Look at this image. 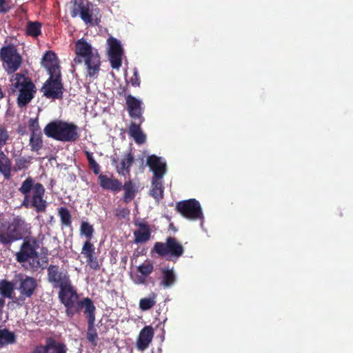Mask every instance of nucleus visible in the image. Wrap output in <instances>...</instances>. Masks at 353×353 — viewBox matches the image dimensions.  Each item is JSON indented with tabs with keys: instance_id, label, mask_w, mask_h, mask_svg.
<instances>
[{
	"instance_id": "obj_27",
	"label": "nucleus",
	"mask_w": 353,
	"mask_h": 353,
	"mask_svg": "<svg viewBox=\"0 0 353 353\" xmlns=\"http://www.w3.org/2000/svg\"><path fill=\"white\" fill-rule=\"evenodd\" d=\"M14 284L6 279L0 280V295L3 297H6L12 299L10 303H13V299L17 298L15 296L14 293Z\"/></svg>"
},
{
	"instance_id": "obj_15",
	"label": "nucleus",
	"mask_w": 353,
	"mask_h": 353,
	"mask_svg": "<svg viewBox=\"0 0 353 353\" xmlns=\"http://www.w3.org/2000/svg\"><path fill=\"white\" fill-rule=\"evenodd\" d=\"M109 46L108 59L111 67L114 69H119L121 66L123 48L120 41L114 37L108 39Z\"/></svg>"
},
{
	"instance_id": "obj_34",
	"label": "nucleus",
	"mask_w": 353,
	"mask_h": 353,
	"mask_svg": "<svg viewBox=\"0 0 353 353\" xmlns=\"http://www.w3.org/2000/svg\"><path fill=\"white\" fill-rule=\"evenodd\" d=\"M26 34L36 38L41 34V23L39 21H28L26 27Z\"/></svg>"
},
{
	"instance_id": "obj_26",
	"label": "nucleus",
	"mask_w": 353,
	"mask_h": 353,
	"mask_svg": "<svg viewBox=\"0 0 353 353\" xmlns=\"http://www.w3.org/2000/svg\"><path fill=\"white\" fill-rule=\"evenodd\" d=\"M161 280L160 286L163 288H169L172 286L176 281V276L173 269L163 268L161 270Z\"/></svg>"
},
{
	"instance_id": "obj_7",
	"label": "nucleus",
	"mask_w": 353,
	"mask_h": 353,
	"mask_svg": "<svg viewBox=\"0 0 353 353\" xmlns=\"http://www.w3.org/2000/svg\"><path fill=\"white\" fill-rule=\"evenodd\" d=\"M14 80L13 85L19 91L17 99V105L19 108H23L34 97L37 88L31 79L22 73L15 74Z\"/></svg>"
},
{
	"instance_id": "obj_13",
	"label": "nucleus",
	"mask_w": 353,
	"mask_h": 353,
	"mask_svg": "<svg viewBox=\"0 0 353 353\" xmlns=\"http://www.w3.org/2000/svg\"><path fill=\"white\" fill-rule=\"evenodd\" d=\"M63 90L61 74L50 76L41 88L43 95L52 99H61Z\"/></svg>"
},
{
	"instance_id": "obj_14",
	"label": "nucleus",
	"mask_w": 353,
	"mask_h": 353,
	"mask_svg": "<svg viewBox=\"0 0 353 353\" xmlns=\"http://www.w3.org/2000/svg\"><path fill=\"white\" fill-rule=\"evenodd\" d=\"M78 11L80 12L81 19L85 23L91 26H98L101 21V14L99 9L90 10L88 5L81 3L79 5V9L74 8L71 12L72 17H77Z\"/></svg>"
},
{
	"instance_id": "obj_41",
	"label": "nucleus",
	"mask_w": 353,
	"mask_h": 353,
	"mask_svg": "<svg viewBox=\"0 0 353 353\" xmlns=\"http://www.w3.org/2000/svg\"><path fill=\"white\" fill-rule=\"evenodd\" d=\"M28 127L31 134L41 133V128L38 119L30 118L28 121Z\"/></svg>"
},
{
	"instance_id": "obj_36",
	"label": "nucleus",
	"mask_w": 353,
	"mask_h": 353,
	"mask_svg": "<svg viewBox=\"0 0 353 353\" xmlns=\"http://www.w3.org/2000/svg\"><path fill=\"white\" fill-rule=\"evenodd\" d=\"M43 145L42 139V133H34L31 134L30 137V146L31 150L34 152H38L40 150Z\"/></svg>"
},
{
	"instance_id": "obj_6",
	"label": "nucleus",
	"mask_w": 353,
	"mask_h": 353,
	"mask_svg": "<svg viewBox=\"0 0 353 353\" xmlns=\"http://www.w3.org/2000/svg\"><path fill=\"white\" fill-rule=\"evenodd\" d=\"M23 242L20 245L19 250L15 254L16 261L22 264L29 262V267L32 269L37 268L39 265V261H37L35 265L34 261L38 259L37 250L40 247L39 239L30 236L26 235L23 239Z\"/></svg>"
},
{
	"instance_id": "obj_20",
	"label": "nucleus",
	"mask_w": 353,
	"mask_h": 353,
	"mask_svg": "<svg viewBox=\"0 0 353 353\" xmlns=\"http://www.w3.org/2000/svg\"><path fill=\"white\" fill-rule=\"evenodd\" d=\"M147 165L153 172L152 179H163L166 173V163L162 161L161 158L154 154L147 158Z\"/></svg>"
},
{
	"instance_id": "obj_5",
	"label": "nucleus",
	"mask_w": 353,
	"mask_h": 353,
	"mask_svg": "<svg viewBox=\"0 0 353 353\" xmlns=\"http://www.w3.org/2000/svg\"><path fill=\"white\" fill-rule=\"evenodd\" d=\"M79 128L72 123L56 120L48 123L43 129L50 138L63 142H74L79 138Z\"/></svg>"
},
{
	"instance_id": "obj_46",
	"label": "nucleus",
	"mask_w": 353,
	"mask_h": 353,
	"mask_svg": "<svg viewBox=\"0 0 353 353\" xmlns=\"http://www.w3.org/2000/svg\"><path fill=\"white\" fill-rule=\"evenodd\" d=\"M10 8L6 0H0V13H7Z\"/></svg>"
},
{
	"instance_id": "obj_12",
	"label": "nucleus",
	"mask_w": 353,
	"mask_h": 353,
	"mask_svg": "<svg viewBox=\"0 0 353 353\" xmlns=\"http://www.w3.org/2000/svg\"><path fill=\"white\" fill-rule=\"evenodd\" d=\"M47 280L53 288L59 289L72 283L66 270L61 268L58 265L52 264L47 268Z\"/></svg>"
},
{
	"instance_id": "obj_42",
	"label": "nucleus",
	"mask_w": 353,
	"mask_h": 353,
	"mask_svg": "<svg viewBox=\"0 0 353 353\" xmlns=\"http://www.w3.org/2000/svg\"><path fill=\"white\" fill-rule=\"evenodd\" d=\"M9 139L10 135L8 130L4 127L0 126V150H2V148L7 144Z\"/></svg>"
},
{
	"instance_id": "obj_16",
	"label": "nucleus",
	"mask_w": 353,
	"mask_h": 353,
	"mask_svg": "<svg viewBox=\"0 0 353 353\" xmlns=\"http://www.w3.org/2000/svg\"><path fill=\"white\" fill-rule=\"evenodd\" d=\"M66 345L52 337H47L43 345H37L33 353H67Z\"/></svg>"
},
{
	"instance_id": "obj_4",
	"label": "nucleus",
	"mask_w": 353,
	"mask_h": 353,
	"mask_svg": "<svg viewBox=\"0 0 353 353\" xmlns=\"http://www.w3.org/2000/svg\"><path fill=\"white\" fill-rule=\"evenodd\" d=\"M31 234V227L20 216H14L8 224L0 226V243L7 248L17 241L21 240L26 235Z\"/></svg>"
},
{
	"instance_id": "obj_51",
	"label": "nucleus",
	"mask_w": 353,
	"mask_h": 353,
	"mask_svg": "<svg viewBox=\"0 0 353 353\" xmlns=\"http://www.w3.org/2000/svg\"><path fill=\"white\" fill-rule=\"evenodd\" d=\"M112 162H113V163H117V159H113V160H112Z\"/></svg>"
},
{
	"instance_id": "obj_18",
	"label": "nucleus",
	"mask_w": 353,
	"mask_h": 353,
	"mask_svg": "<svg viewBox=\"0 0 353 353\" xmlns=\"http://www.w3.org/2000/svg\"><path fill=\"white\" fill-rule=\"evenodd\" d=\"M41 63V65L48 71L50 76L61 74L59 61L53 51H47L43 55Z\"/></svg>"
},
{
	"instance_id": "obj_23",
	"label": "nucleus",
	"mask_w": 353,
	"mask_h": 353,
	"mask_svg": "<svg viewBox=\"0 0 353 353\" xmlns=\"http://www.w3.org/2000/svg\"><path fill=\"white\" fill-rule=\"evenodd\" d=\"M98 183L100 187L105 190L117 193L122 190V183L119 179L105 174H101L98 176Z\"/></svg>"
},
{
	"instance_id": "obj_45",
	"label": "nucleus",
	"mask_w": 353,
	"mask_h": 353,
	"mask_svg": "<svg viewBox=\"0 0 353 353\" xmlns=\"http://www.w3.org/2000/svg\"><path fill=\"white\" fill-rule=\"evenodd\" d=\"M134 283L137 285H146L147 283V277L140 274L137 275L133 279Z\"/></svg>"
},
{
	"instance_id": "obj_8",
	"label": "nucleus",
	"mask_w": 353,
	"mask_h": 353,
	"mask_svg": "<svg viewBox=\"0 0 353 353\" xmlns=\"http://www.w3.org/2000/svg\"><path fill=\"white\" fill-rule=\"evenodd\" d=\"M153 251L161 257H166L169 261H174L184 253L182 244L174 237L168 236L165 243L156 242Z\"/></svg>"
},
{
	"instance_id": "obj_28",
	"label": "nucleus",
	"mask_w": 353,
	"mask_h": 353,
	"mask_svg": "<svg viewBox=\"0 0 353 353\" xmlns=\"http://www.w3.org/2000/svg\"><path fill=\"white\" fill-rule=\"evenodd\" d=\"M12 162L8 157L0 150V173L4 178L9 180L12 176Z\"/></svg>"
},
{
	"instance_id": "obj_1",
	"label": "nucleus",
	"mask_w": 353,
	"mask_h": 353,
	"mask_svg": "<svg viewBox=\"0 0 353 353\" xmlns=\"http://www.w3.org/2000/svg\"><path fill=\"white\" fill-rule=\"evenodd\" d=\"M23 196L21 206L34 209L37 213L46 211L48 203L45 199L46 190L42 183L36 182L32 176H28L22 181L18 189Z\"/></svg>"
},
{
	"instance_id": "obj_25",
	"label": "nucleus",
	"mask_w": 353,
	"mask_h": 353,
	"mask_svg": "<svg viewBox=\"0 0 353 353\" xmlns=\"http://www.w3.org/2000/svg\"><path fill=\"white\" fill-rule=\"evenodd\" d=\"M139 230L134 232V243H142L147 242L151 236L150 226L145 223L139 224Z\"/></svg>"
},
{
	"instance_id": "obj_39",
	"label": "nucleus",
	"mask_w": 353,
	"mask_h": 353,
	"mask_svg": "<svg viewBox=\"0 0 353 353\" xmlns=\"http://www.w3.org/2000/svg\"><path fill=\"white\" fill-rule=\"evenodd\" d=\"M85 154L88 159L90 169L92 170L94 174H99L101 171V168L94 160L92 153L89 151H85Z\"/></svg>"
},
{
	"instance_id": "obj_19",
	"label": "nucleus",
	"mask_w": 353,
	"mask_h": 353,
	"mask_svg": "<svg viewBox=\"0 0 353 353\" xmlns=\"http://www.w3.org/2000/svg\"><path fill=\"white\" fill-rule=\"evenodd\" d=\"M81 254L86 259V263L92 270H99L100 263L96 255L95 247L90 241L83 243Z\"/></svg>"
},
{
	"instance_id": "obj_44",
	"label": "nucleus",
	"mask_w": 353,
	"mask_h": 353,
	"mask_svg": "<svg viewBox=\"0 0 353 353\" xmlns=\"http://www.w3.org/2000/svg\"><path fill=\"white\" fill-rule=\"evenodd\" d=\"M130 214L128 208H117L116 210L115 216L119 219H124Z\"/></svg>"
},
{
	"instance_id": "obj_24",
	"label": "nucleus",
	"mask_w": 353,
	"mask_h": 353,
	"mask_svg": "<svg viewBox=\"0 0 353 353\" xmlns=\"http://www.w3.org/2000/svg\"><path fill=\"white\" fill-rule=\"evenodd\" d=\"M142 123L132 121L128 130L129 135L132 137L137 144H143L146 141V136L141 128Z\"/></svg>"
},
{
	"instance_id": "obj_10",
	"label": "nucleus",
	"mask_w": 353,
	"mask_h": 353,
	"mask_svg": "<svg viewBox=\"0 0 353 353\" xmlns=\"http://www.w3.org/2000/svg\"><path fill=\"white\" fill-rule=\"evenodd\" d=\"M0 59L8 74L14 73L22 63V57L12 44L4 46L0 49Z\"/></svg>"
},
{
	"instance_id": "obj_21",
	"label": "nucleus",
	"mask_w": 353,
	"mask_h": 353,
	"mask_svg": "<svg viewBox=\"0 0 353 353\" xmlns=\"http://www.w3.org/2000/svg\"><path fill=\"white\" fill-rule=\"evenodd\" d=\"M154 335V328L151 325H147L142 328L136 341L137 349L139 351L146 350L152 343Z\"/></svg>"
},
{
	"instance_id": "obj_37",
	"label": "nucleus",
	"mask_w": 353,
	"mask_h": 353,
	"mask_svg": "<svg viewBox=\"0 0 353 353\" xmlns=\"http://www.w3.org/2000/svg\"><path fill=\"white\" fill-rule=\"evenodd\" d=\"M137 269L139 274H141L143 276L148 277L154 271V263L152 261L147 259L141 265H139Z\"/></svg>"
},
{
	"instance_id": "obj_48",
	"label": "nucleus",
	"mask_w": 353,
	"mask_h": 353,
	"mask_svg": "<svg viewBox=\"0 0 353 353\" xmlns=\"http://www.w3.org/2000/svg\"><path fill=\"white\" fill-rule=\"evenodd\" d=\"M128 90V88L126 87H124L123 89H122V91L119 92V94L120 95H123V94H125L126 92Z\"/></svg>"
},
{
	"instance_id": "obj_22",
	"label": "nucleus",
	"mask_w": 353,
	"mask_h": 353,
	"mask_svg": "<svg viewBox=\"0 0 353 353\" xmlns=\"http://www.w3.org/2000/svg\"><path fill=\"white\" fill-rule=\"evenodd\" d=\"M95 310L96 307L94 309L90 310V307H88L87 312L85 313L88 319V330L86 338L93 346H96L97 345V341L98 339V334L97 330L94 327Z\"/></svg>"
},
{
	"instance_id": "obj_29",
	"label": "nucleus",
	"mask_w": 353,
	"mask_h": 353,
	"mask_svg": "<svg viewBox=\"0 0 353 353\" xmlns=\"http://www.w3.org/2000/svg\"><path fill=\"white\" fill-rule=\"evenodd\" d=\"M163 179H152V188L150 190V195L157 201H159L163 197Z\"/></svg>"
},
{
	"instance_id": "obj_11",
	"label": "nucleus",
	"mask_w": 353,
	"mask_h": 353,
	"mask_svg": "<svg viewBox=\"0 0 353 353\" xmlns=\"http://www.w3.org/2000/svg\"><path fill=\"white\" fill-rule=\"evenodd\" d=\"M176 210L181 216L190 220H196L203 217L201 205L195 199L177 202Z\"/></svg>"
},
{
	"instance_id": "obj_2",
	"label": "nucleus",
	"mask_w": 353,
	"mask_h": 353,
	"mask_svg": "<svg viewBox=\"0 0 353 353\" xmlns=\"http://www.w3.org/2000/svg\"><path fill=\"white\" fill-rule=\"evenodd\" d=\"M76 57L73 60L74 64H80L84 62L87 77L93 79H97L100 70L101 60L97 50H94L92 46L84 39H80L75 43Z\"/></svg>"
},
{
	"instance_id": "obj_33",
	"label": "nucleus",
	"mask_w": 353,
	"mask_h": 353,
	"mask_svg": "<svg viewBox=\"0 0 353 353\" xmlns=\"http://www.w3.org/2000/svg\"><path fill=\"white\" fill-rule=\"evenodd\" d=\"M57 213L60 218L61 225L70 228L72 226V215L69 210L65 207H60L57 209Z\"/></svg>"
},
{
	"instance_id": "obj_50",
	"label": "nucleus",
	"mask_w": 353,
	"mask_h": 353,
	"mask_svg": "<svg viewBox=\"0 0 353 353\" xmlns=\"http://www.w3.org/2000/svg\"><path fill=\"white\" fill-rule=\"evenodd\" d=\"M4 97V93L2 91L1 88L0 87V99H3Z\"/></svg>"
},
{
	"instance_id": "obj_49",
	"label": "nucleus",
	"mask_w": 353,
	"mask_h": 353,
	"mask_svg": "<svg viewBox=\"0 0 353 353\" xmlns=\"http://www.w3.org/2000/svg\"><path fill=\"white\" fill-rule=\"evenodd\" d=\"M127 261H128V256H127L121 257V262L122 263H126Z\"/></svg>"
},
{
	"instance_id": "obj_17",
	"label": "nucleus",
	"mask_w": 353,
	"mask_h": 353,
	"mask_svg": "<svg viewBox=\"0 0 353 353\" xmlns=\"http://www.w3.org/2000/svg\"><path fill=\"white\" fill-rule=\"evenodd\" d=\"M125 103L129 116L132 121L138 120L140 123H143L144 118L143 108L141 107L142 102L135 97L128 94L125 97Z\"/></svg>"
},
{
	"instance_id": "obj_9",
	"label": "nucleus",
	"mask_w": 353,
	"mask_h": 353,
	"mask_svg": "<svg viewBox=\"0 0 353 353\" xmlns=\"http://www.w3.org/2000/svg\"><path fill=\"white\" fill-rule=\"evenodd\" d=\"M16 278L19 281V285L16 288L19 292V296L13 299V303L18 307H22L26 303V299L31 298L34 294L38 283L34 277L24 276L22 274H18Z\"/></svg>"
},
{
	"instance_id": "obj_30",
	"label": "nucleus",
	"mask_w": 353,
	"mask_h": 353,
	"mask_svg": "<svg viewBox=\"0 0 353 353\" xmlns=\"http://www.w3.org/2000/svg\"><path fill=\"white\" fill-rule=\"evenodd\" d=\"M134 161V158L132 152H129L124 155L121 161L120 167L117 168V172L123 176L129 174L130 172V168Z\"/></svg>"
},
{
	"instance_id": "obj_31",
	"label": "nucleus",
	"mask_w": 353,
	"mask_h": 353,
	"mask_svg": "<svg viewBox=\"0 0 353 353\" xmlns=\"http://www.w3.org/2000/svg\"><path fill=\"white\" fill-rule=\"evenodd\" d=\"M122 189L124 190L123 201L125 203L131 202L135 197L137 189L132 181L129 180L124 183Z\"/></svg>"
},
{
	"instance_id": "obj_40",
	"label": "nucleus",
	"mask_w": 353,
	"mask_h": 353,
	"mask_svg": "<svg viewBox=\"0 0 353 353\" xmlns=\"http://www.w3.org/2000/svg\"><path fill=\"white\" fill-rule=\"evenodd\" d=\"M30 163V157H19L15 161V168L17 170L26 169Z\"/></svg>"
},
{
	"instance_id": "obj_3",
	"label": "nucleus",
	"mask_w": 353,
	"mask_h": 353,
	"mask_svg": "<svg viewBox=\"0 0 353 353\" xmlns=\"http://www.w3.org/2000/svg\"><path fill=\"white\" fill-rule=\"evenodd\" d=\"M58 297L60 302L66 308V315L70 319L74 314L79 313L82 309H84L85 314L87 312L88 307H90V310L95 308L92 301L90 298L86 297L79 299V296L72 283L59 289Z\"/></svg>"
},
{
	"instance_id": "obj_47",
	"label": "nucleus",
	"mask_w": 353,
	"mask_h": 353,
	"mask_svg": "<svg viewBox=\"0 0 353 353\" xmlns=\"http://www.w3.org/2000/svg\"><path fill=\"white\" fill-rule=\"evenodd\" d=\"M5 298L6 297H3V296L0 297V309H2L5 306V304H6Z\"/></svg>"
},
{
	"instance_id": "obj_43",
	"label": "nucleus",
	"mask_w": 353,
	"mask_h": 353,
	"mask_svg": "<svg viewBox=\"0 0 353 353\" xmlns=\"http://www.w3.org/2000/svg\"><path fill=\"white\" fill-rule=\"evenodd\" d=\"M129 83H130L131 85L133 87H139L140 85V84H141V79H140V77L139 75L138 70L137 68H134V70H133V75L130 79Z\"/></svg>"
},
{
	"instance_id": "obj_32",
	"label": "nucleus",
	"mask_w": 353,
	"mask_h": 353,
	"mask_svg": "<svg viewBox=\"0 0 353 353\" xmlns=\"http://www.w3.org/2000/svg\"><path fill=\"white\" fill-rule=\"evenodd\" d=\"M157 294L150 293L148 297L142 298L139 301V306L142 311H147L152 308L157 303Z\"/></svg>"
},
{
	"instance_id": "obj_35",
	"label": "nucleus",
	"mask_w": 353,
	"mask_h": 353,
	"mask_svg": "<svg viewBox=\"0 0 353 353\" xmlns=\"http://www.w3.org/2000/svg\"><path fill=\"white\" fill-rule=\"evenodd\" d=\"M16 342V336L14 332L4 328L0 330V344L2 345L14 344Z\"/></svg>"
},
{
	"instance_id": "obj_38",
	"label": "nucleus",
	"mask_w": 353,
	"mask_h": 353,
	"mask_svg": "<svg viewBox=\"0 0 353 353\" xmlns=\"http://www.w3.org/2000/svg\"><path fill=\"white\" fill-rule=\"evenodd\" d=\"M94 229L88 222L82 221L80 225V234L86 237L87 241H91L93 237Z\"/></svg>"
}]
</instances>
